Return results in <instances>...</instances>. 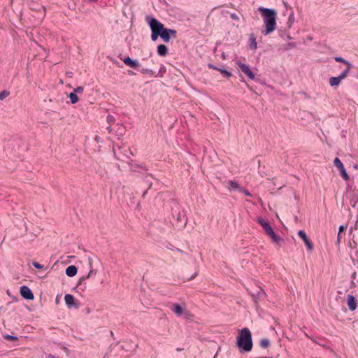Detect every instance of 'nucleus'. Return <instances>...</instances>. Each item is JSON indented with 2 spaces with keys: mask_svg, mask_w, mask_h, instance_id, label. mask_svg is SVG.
<instances>
[{
  "mask_svg": "<svg viewBox=\"0 0 358 358\" xmlns=\"http://www.w3.org/2000/svg\"><path fill=\"white\" fill-rule=\"evenodd\" d=\"M352 65L350 64V66H346V68L342 71V73L339 75L341 77V79H345L349 74L350 69H352Z\"/></svg>",
  "mask_w": 358,
  "mask_h": 358,
  "instance_id": "4be33fe9",
  "label": "nucleus"
},
{
  "mask_svg": "<svg viewBox=\"0 0 358 358\" xmlns=\"http://www.w3.org/2000/svg\"><path fill=\"white\" fill-rule=\"evenodd\" d=\"M298 235L303 239L307 248L311 251L313 249V245L310 240L308 238L306 232L303 230H299Z\"/></svg>",
  "mask_w": 358,
  "mask_h": 358,
  "instance_id": "9b49d317",
  "label": "nucleus"
},
{
  "mask_svg": "<svg viewBox=\"0 0 358 358\" xmlns=\"http://www.w3.org/2000/svg\"><path fill=\"white\" fill-rule=\"evenodd\" d=\"M259 10L262 15L266 27V30L262 31V33L264 35H268L273 31L275 29V21L277 15L276 12L274 9L266 8L264 7H260Z\"/></svg>",
  "mask_w": 358,
  "mask_h": 358,
  "instance_id": "f03ea898",
  "label": "nucleus"
},
{
  "mask_svg": "<svg viewBox=\"0 0 358 358\" xmlns=\"http://www.w3.org/2000/svg\"><path fill=\"white\" fill-rule=\"evenodd\" d=\"M338 241H340V234H338Z\"/></svg>",
  "mask_w": 358,
  "mask_h": 358,
  "instance_id": "a19ab883",
  "label": "nucleus"
},
{
  "mask_svg": "<svg viewBox=\"0 0 358 358\" xmlns=\"http://www.w3.org/2000/svg\"><path fill=\"white\" fill-rule=\"evenodd\" d=\"M77 268L74 265L69 266L66 269V274L69 277H73L77 273Z\"/></svg>",
  "mask_w": 358,
  "mask_h": 358,
  "instance_id": "a211bd4d",
  "label": "nucleus"
},
{
  "mask_svg": "<svg viewBox=\"0 0 358 358\" xmlns=\"http://www.w3.org/2000/svg\"><path fill=\"white\" fill-rule=\"evenodd\" d=\"M250 48L252 50H256L257 48V43L256 42V38L254 34H250L249 37Z\"/></svg>",
  "mask_w": 358,
  "mask_h": 358,
  "instance_id": "412c9836",
  "label": "nucleus"
},
{
  "mask_svg": "<svg viewBox=\"0 0 358 358\" xmlns=\"http://www.w3.org/2000/svg\"><path fill=\"white\" fill-rule=\"evenodd\" d=\"M20 294L25 299L33 300L34 298L31 290L25 285H23L20 287Z\"/></svg>",
  "mask_w": 358,
  "mask_h": 358,
  "instance_id": "1a4fd4ad",
  "label": "nucleus"
},
{
  "mask_svg": "<svg viewBox=\"0 0 358 358\" xmlns=\"http://www.w3.org/2000/svg\"><path fill=\"white\" fill-rule=\"evenodd\" d=\"M237 345L241 351L250 352L252 348L251 332L248 328H243L237 337Z\"/></svg>",
  "mask_w": 358,
  "mask_h": 358,
  "instance_id": "7ed1b4c3",
  "label": "nucleus"
},
{
  "mask_svg": "<svg viewBox=\"0 0 358 358\" xmlns=\"http://www.w3.org/2000/svg\"><path fill=\"white\" fill-rule=\"evenodd\" d=\"M335 61L337 62L343 63V64H345L346 66H348L350 64V63L348 60H346V59H343V57H335Z\"/></svg>",
  "mask_w": 358,
  "mask_h": 358,
  "instance_id": "393cba45",
  "label": "nucleus"
},
{
  "mask_svg": "<svg viewBox=\"0 0 358 358\" xmlns=\"http://www.w3.org/2000/svg\"><path fill=\"white\" fill-rule=\"evenodd\" d=\"M341 80H343L339 76L337 77H331L329 78V84L331 87L338 86Z\"/></svg>",
  "mask_w": 358,
  "mask_h": 358,
  "instance_id": "aec40b11",
  "label": "nucleus"
},
{
  "mask_svg": "<svg viewBox=\"0 0 358 358\" xmlns=\"http://www.w3.org/2000/svg\"><path fill=\"white\" fill-rule=\"evenodd\" d=\"M115 122V118L114 116L111 115H109L107 116V122L109 124H113L114 122Z\"/></svg>",
  "mask_w": 358,
  "mask_h": 358,
  "instance_id": "c85d7f7f",
  "label": "nucleus"
},
{
  "mask_svg": "<svg viewBox=\"0 0 358 358\" xmlns=\"http://www.w3.org/2000/svg\"><path fill=\"white\" fill-rule=\"evenodd\" d=\"M228 185H229L228 188L230 190H234V191L237 190L238 192H240V190H242V187H241L236 180H229Z\"/></svg>",
  "mask_w": 358,
  "mask_h": 358,
  "instance_id": "dca6fc26",
  "label": "nucleus"
},
{
  "mask_svg": "<svg viewBox=\"0 0 358 358\" xmlns=\"http://www.w3.org/2000/svg\"><path fill=\"white\" fill-rule=\"evenodd\" d=\"M157 54L161 57H165L168 54V48L164 44H160L157 48Z\"/></svg>",
  "mask_w": 358,
  "mask_h": 358,
  "instance_id": "f3484780",
  "label": "nucleus"
},
{
  "mask_svg": "<svg viewBox=\"0 0 358 358\" xmlns=\"http://www.w3.org/2000/svg\"><path fill=\"white\" fill-rule=\"evenodd\" d=\"M83 92V87H78L73 90V92L77 94V93H82Z\"/></svg>",
  "mask_w": 358,
  "mask_h": 358,
  "instance_id": "72a5a7b5",
  "label": "nucleus"
},
{
  "mask_svg": "<svg viewBox=\"0 0 358 358\" xmlns=\"http://www.w3.org/2000/svg\"><path fill=\"white\" fill-rule=\"evenodd\" d=\"M334 166L338 169L341 173V176L345 180H349V176L346 172V170L344 167L343 164L342 162L339 159V158L336 157L334 161Z\"/></svg>",
  "mask_w": 358,
  "mask_h": 358,
  "instance_id": "0eeeda50",
  "label": "nucleus"
},
{
  "mask_svg": "<svg viewBox=\"0 0 358 358\" xmlns=\"http://www.w3.org/2000/svg\"><path fill=\"white\" fill-rule=\"evenodd\" d=\"M46 358H59V357H57V356H54V355H50H50H48L47 356V357H46Z\"/></svg>",
  "mask_w": 358,
  "mask_h": 358,
  "instance_id": "e433bc0d",
  "label": "nucleus"
},
{
  "mask_svg": "<svg viewBox=\"0 0 358 358\" xmlns=\"http://www.w3.org/2000/svg\"><path fill=\"white\" fill-rule=\"evenodd\" d=\"M128 73H129V75H130V76H134V75H135V74H136L134 72H133V71H128Z\"/></svg>",
  "mask_w": 358,
  "mask_h": 358,
  "instance_id": "4c0bfd02",
  "label": "nucleus"
},
{
  "mask_svg": "<svg viewBox=\"0 0 358 358\" xmlns=\"http://www.w3.org/2000/svg\"><path fill=\"white\" fill-rule=\"evenodd\" d=\"M145 20L151 29V40L152 41H156L159 37L165 43L170 41L171 38L168 31V28L164 27L162 22L151 16H146Z\"/></svg>",
  "mask_w": 358,
  "mask_h": 358,
  "instance_id": "f257e3e1",
  "label": "nucleus"
},
{
  "mask_svg": "<svg viewBox=\"0 0 358 358\" xmlns=\"http://www.w3.org/2000/svg\"><path fill=\"white\" fill-rule=\"evenodd\" d=\"M346 227L343 225H341L339 227V231L338 234H341V232L344 231Z\"/></svg>",
  "mask_w": 358,
  "mask_h": 358,
  "instance_id": "c9c22d12",
  "label": "nucleus"
},
{
  "mask_svg": "<svg viewBox=\"0 0 358 358\" xmlns=\"http://www.w3.org/2000/svg\"><path fill=\"white\" fill-rule=\"evenodd\" d=\"M257 222L262 226L265 233L271 238L272 241L274 243H275L278 245H280V243L283 241V239L282 238L275 234V231H273L268 221H266L262 217H259Z\"/></svg>",
  "mask_w": 358,
  "mask_h": 358,
  "instance_id": "20e7f679",
  "label": "nucleus"
},
{
  "mask_svg": "<svg viewBox=\"0 0 358 358\" xmlns=\"http://www.w3.org/2000/svg\"><path fill=\"white\" fill-rule=\"evenodd\" d=\"M171 310L178 317L184 315L187 320H190L192 316L189 311L178 303H173L171 306Z\"/></svg>",
  "mask_w": 358,
  "mask_h": 358,
  "instance_id": "39448f33",
  "label": "nucleus"
},
{
  "mask_svg": "<svg viewBox=\"0 0 358 358\" xmlns=\"http://www.w3.org/2000/svg\"><path fill=\"white\" fill-rule=\"evenodd\" d=\"M33 266L36 268H38V269H42L44 268V265L43 264H39L38 262H34L32 263Z\"/></svg>",
  "mask_w": 358,
  "mask_h": 358,
  "instance_id": "2f4dec72",
  "label": "nucleus"
},
{
  "mask_svg": "<svg viewBox=\"0 0 358 358\" xmlns=\"http://www.w3.org/2000/svg\"><path fill=\"white\" fill-rule=\"evenodd\" d=\"M123 62L130 68H136L140 66L139 62L137 60L132 59L129 57H126L124 58H120Z\"/></svg>",
  "mask_w": 358,
  "mask_h": 358,
  "instance_id": "ddd939ff",
  "label": "nucleus"
},
{
  "mask_svg": "<svg viewBox=\"0 0 358 358\" xmlns=\"http://www.w3.org/2000/svg\"><path fill=\"white\" fill-rule=\"evenodd\" d=\"M238 67L241 69V71L242 72H243L245 74H246L250 79H251V80H254L255 79V74L250 70V69L248 65H247L245 64H243V63H241V62H239L238 63Z\"/></svg>",
  "mask_w": 358,
  "mask_h": 358,
  "instance_id": "6e6552de",
  "label": "nucleus"
},
{
  "mask_svg": "<svg viewBox=\"0 0 358 358\" xmlns=\"http://www.w3.org/2000/svg\"><path fill=\"white\" fill-rule=\"evenodd\" d=\"M10 94V92L7 90H3L0 92V100H3Z\"/></svg>",
  "mask_w": 358,
  "mask_h": 358,
  "instance_id": "bb28decb",
  "label": "nucleus"
},
{
  "mask_svg": "<svg viewBox=\"0 0 358 358\" xmlns=\"http://www.w3.org/2000/svg\"><path fill=\"white\" fill-rule=\"evenodd\" d=\"M347 304L350 310L354 311L357 308V301L354 296L349 294L347 296Z\"/></svg>",
  "mask_w": 358,
  "mask_h": 358,
  "instance_id": "f8f14e48",
  "label": "nucleus"
},
{
  "mask_svg": "<svg viewBox=\"0 0 358 358\" xmlns=\"http://www.w3.org/2000/svg\"><path fill=\"white\" fill-rule=\"evenodd\" d=\"M89 264H90V268H92V262H91V259L89 258ZM96 271H94V269L92 268H90V272L88 273V275L85 277V276H83V277H81L78 281V285H80L82 283V282L83 280H85L86 278H89L93 275H94L96 274Z\"/></svg>",
  "mask_w": 358,
  "mask_h": 358,
  "instance_id": "6ab92c4d",
  "label": "nucleus"
},
{
  "mask_svg": "<svg viewBox=\"0 0 358 358\" xmlns=\"http://www.w3.org/2000/svg\"><path fill=\"white\" fill-rule=\"evenodd\" d=\"M240 192H243L245 195L251 197L252 194L248 190L242 187V190H240Z\"/></svg>",
  "mask_w": 358,
  "mask_h": 358,
  "instance_id": "473e14b6",
  "label": "nucleus"
},
{
  "mask_svg": "<svg viewBox=\"0 0 358 358\" xmlns=\"http://www.w3.org/2000/svg\"><path fill=\"white\" fill-rule=\"evenodd\" d=\"M264 295H265V292L261 287H259V288H258V289L257 290L256 292L252 294V297L255 303H257L258 302V301L259 299H262Z\"/></svg>",
  "mask_w": 358,
  "mask_h": 358,
  "instance_id": "2eb2a0df",
  "label": "nucleus"
},
{
  "mask_svg": "<svg viewBox=\"0 0 358 358\" xmlns=\"http://www.w3.org/2000/svg\"><path fill=\"white\" fill-rule=\"evenodd\" d=\"M141 73L143 74H149V75L154 74L153 71H152L151 69H145V68H142L141 69Z\"/></svg>",
  "mask_w": 358,
  "mask_h": 358,
  "instance_id": "cd10ccee",
  "label": "nucleus"
},
{
  "mask_svg": "<svg viewBox=\"0 0 358 358\" xmlns=\"http://www.w3.org/2000/svg\"><path fill=\"white\" fill-rule=\"evenodd\" d=\"M64 300L68 307H74L76 308H78L79 304L73 295L69 294H66L64 296Z\"/></svg>",
  "mask_w": 358,
  "mask_h": 358,
  "instance_id": "9d476101",
  "label": "nucleus"
},
{
  "mask_svg": "<svg viewBox=\"0 0 358 358\" xmlns=\"http://www.w3.org/2000/svg\"><path fill=\"white\" fill-rule=\"evenodd\" d=\"M218 71L221 73V74L224 78H230L232 76V73L224 69H218Z\"/></svg>",
  "mask_w": 358,
  "mask_h": 358,
  "instance_id": "a878e982",
  "label": "nucleus"
},
{
  "mask_svg": "<svg viewBox=\"0 0 358 358\" xmlns=\"http://www.w3.org/2000/svg\"><path fill=\"white\" fill-rule=\"evenodd\" d=\"M29 6H30V8L33 10H36L38 12L42 11V13L41 14V17H44L45 13V8L43 6L38 4L35 2H31Z\"/></svg>",
  "mask_w": 358,
  "mask_h": 358,
  "instance_id": "4468645a",
  "label": "nucleus"
},
{
  "mask_svg": "<svg viewBox=\"0 0 358 358\" xmlns=\"http://www.w3.org/2000/svg\"><path fill=\"white\" fill-rule=\"evenodd\" d=\"M107 130H108L110 133H111V132H112V128H111V127H110V126L108 127H107Z\"/></svg>",
  "mask_w": 358,
  "mask_h": 358,
  "instance_id": "58836bf2",
  "label": "nucleus"
},
{
  "mask_svg": "<svg viewBox=\"0 0 358 358\" xmlns=\"http://www.w3.org/2000/svg\"><path fill=\"white\" fill-rule=\"evenodd\" d=\"M196 275V273H195L193 276H192V277L190 278V279H193V278L195 277V275Z\"/></svg>",
  "mask_w": 358,
  "mask_h": 358,
  "instance_id": "79ce46f5",
  "label": "nucleus"
},
{
  "mask_svg": "<svg viewBox=\"0 0 358 358\" xmlns=\"http://www.w3.org/2000/svg\"><path fill=\"white\" fill-rule=\"evenodd\" d=\"M168 31L169 33V35L171 37L176 38V34H177V31L175 29H168Z\"/></svg>",
  "mask_w": 358,
  "mask_h": 358,
  "instance_id": "c756f323",
  "label": "nucleus"
},
{
  "mask_svg": "<svg viewBox=\"0 0 358 358\" xmlns=\"http://www.w3.org/2000/svg\"><path fill=\"white\" fill-rule=\"evenodd\" d=\"M357 224H358V220H357V222H356V224H355V225H356V227H355V229H357Z\"/></svg>",
  "mask_w": 358,
  "mask_h": 358,
  "instance_id": "37998d69",
  "label": "nucleus"
},
{
  "mask_svg": "<svg viewBox=\"0 0 358 358\" xmlns=\"http://www.w3.org/2000/svg\"><path fill=\"white\" fill-rule=\"evenodd\" d=\"M113 152L116 158L118 159H122L121 155L126 158H129V156L132 155L129 148L127 146L119 147L117 149L114 148Z\"/></svg>",
  "mask_w": 358,
  "mask_h": 358,
  "instance_id": "423d86ee",
  "label": "nucleus"
},
{
  "mask_svg": "<svg viewBox=\"0 0 358 358\" xmlns=\"http://www.w3.org/2000/svg\"><path fill=\"white\" fill-rule=\"evenodd\" d=\"M208 67H209L210 69H215V70H217V71H218V69H220V68L216 67L215 66H214V65H213V64H208Z\"/></svg>",
  "mask_w": 358,
  "mask_h": 358,
  "instance_id": "f704fd0d",
  "label": "nucleus"
},
{
  "mask_svg": "<svg viewBox=\"0 0 358 358\" xmlns=\"http://www.w3.org/2000/svg\"><path fill=\"white\" fill-rule=\"evenodd\" d=\"M4 338L7 341H17L18 339L17 337L9 334L6 335Z\"/></svg>",
  "mask_w": 358,
  "mask_h": 358,
  "instance_id": "7c9ffc66",
  "label": "nucleus"
},
{
  "mask_svg": "<svg viewBox=\"0 0 358 358\" xmlns=\"http://www.w3.org/2000/svg\"><path fill=\"white\" fill-rule=\"evenodd\" d=\"M271 345L270 341L268 338H262L259 342V345L262 348L266 349Z\"/></svg>",
  "mask_w": 358,
  "mask_h": 358,
  "instance_id": "5701e85b",
  "label": "nucleus"
},
{
  "mask_svg": "<svg viewBox=\"0 0 358 358\" xmlns=\"http://www.w3.org/2000/svg\"><path fill=\"white\" fill-rule=\"evenodd\" d=\"M137 167L142 169L143 170H146L145 168L143 167L142 166L138 165Z\"/></svg>",
  "mask_w": 358,
  "mask_h": 358,
  "instance_id": "ea45409f",
  "label": "nucleus"
},
{
  "mask_svg": "<svg viewBox=\"0 0 358 358\" xmlns=\"http://www.w3.org/2000/svg\"><path fill=\"white\" fill-rule=\"evenodd\" d=\"M69 98H70V99H71V102L72 103H77V102L78 101V100H79V99H78V96H77V94H75V92H71V93L69 94Z\"/></svg>",
  "mask_w": 358,
  "mask_h": 358,
  "instance_id": "b1692460",
  "label": "nucleus"
}]
</instances>
